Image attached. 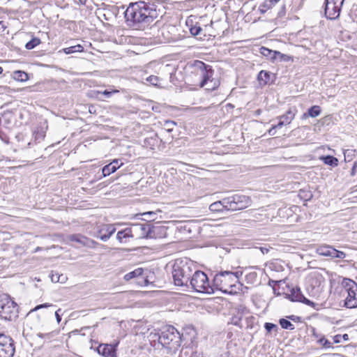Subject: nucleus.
<instances>
[{
	"label": "nucleus",
	"mask_w": 357,
	"mask_h": 357,
	"mask_svg": "<svg viewBox=\"0 0 357 357\" xmlns=\"http://www.w3.org/2000/svg\"><path fill=\"white\" fill-rule=\"evenodd\" d=\"M162 15V11L158 6L142 1L130 3L124 13L128 25L135 29L148 26Z\"/></svg>",
	"instance_id": "f257e3e1"
},
{
	"label": "nucleus",
	"mask_w": 357,
	"mask_h": 357,
	"mask_svg": "<svg viewBox=\"0 0 357 357\" xmlns=\"http://www.w3.org/2000/svg\"><path fill=\"white\" fill-rule=\"evenodd\" d=\"M195 268L194 262L188 258L176 259L172 268L175 285L189 288V282Z\"/></svg>",
	"instance_id": "f03ea898"
},
{
	"label": "nucleus",
	"mask_w": 357,
	"mask_h": 357,
	"mask_svg": "<svg viewBox=\"0 0 357 357\" xmlns=\"http://www.w3.org/2000/svg\"><path fill=\"white\" fill-rule=\"evenodd\" d=\"M193 73L199 79V86L206 90L213 91L220 86V81L213 77L214 70L212 66L199 60H195L192 64Z\"/></svg>",
	"instance_id": "7ed1b4c3"
},
{
	"label": "nucleus",
	"mask_w": 357,
	"mask_h": 357,
	"mask_svg": "<svg viewBox=\"0 0 357 357\" xmlns=\"http://www.w3.org/2000/svg\"><path fill=\"white\" fill-rule=\"evenodd\" d=\"M242 272L221 271L213 277V286L215 289L220 290L226 294H235L238 288L236 283L242 275Z\"/></svg>",
	"instance_id": "20e7f679"
},
{
	"label": "nucleus",
	"mask_w": 357,
	"mask_h": 357,
	"mask_svg": "<svg viewBox=\"0 0 357 357\" xmlns=\"http://www.w3.org/2000/svg\"><path fill=\"white\" fill-rule=\"evenodd\" d=\"M158 342L169 353H175L181 346V337L180 333L172 326H167L162 328L159 335Z\"/></svg>",
	"instance_id": "39448f33"
},
{
	"label": "nucleus",
	"mask_w": 357,
	"mask_h": 357,
	"mask_svg": "<svg viewBox=\"0 0 357 357\" xmlns=\"http://www.w3.org/2000/svg\"><path fill=\"white\" fill-rule=\"evenodd\" d=\"M199 293L213 294V283H210L208 276L201 271L195 269L189 282V287Z\"/></svg>",
	"instance_id": "423d86ee"
},
{
	"label": "nucleus",
	"mask_w": 357,
	"mask_h": 357,
	"mask_svg": "<svg viewBox=\"0 0 357 357\" xmlns=\"http://www.w3.org/2000/svg\"><path fill=\"white\" fill-rule=\"evenodd\" d=\"M0 317L8 321L18 317V306L7 294H0Z\"/></svg>",
	"instance_id": "0eeeda50"
},
{
	"label": "nucleus",
	"mask_w": 357,
	"mask_h": 357,
	"mask_svg": "<svg viewBox=\"0 0 357 357\" xmlns=\"http://www.w3.org/2000/svg\"><path fill=\"white\" fill-rule=\"evenodd\" d=\"M223 204H226V210L238 211L247 208L250 204V199L243 195H234L225 198Z\"/></svg>",
	"instance_id": "6e6552de"
},
{
	"label": "nucleus",
	"mask_w": 357,
	"mask_h": 357,
	"mask_svg": "<svg viewBox=\"0 0 357 357\" xmlns=\"http://www.w3.org/2000/svg\"><path fill=\"white\" fill-rule=\"evenodd\" d=\"M342 284L347 293L345 306L348 308L357 307V283L352 280L344 278Z\"/></svg>",
	"instance_id": "1a4fd4ad"
},
{
	"label": "nucleus",
	"mask_w": 357,
	"mask_h": 357,
	"mask_svg": "<svg viewBox=\"0 0 357 357\" xmlns=\"http://www.w3.org/2000/svg\"><path fill=\"white\" fill-rule=\"evenodd\" d=\"M344 0H325V16L331 20L339 17Z\"/></svg>",
	"instance_id": "9d476101"
},
{
	"label": "nucleus",
	"mask_w": 357,
	"mask_h": 357,
	"mask_svg": "<svg viewBox=\"0 0 357 357\" xmlns=\"http://www.w3.org/2000/svg\"><path fill=\"white\" fill-rule=\"evenodd\" d=\"M15 354V346L12 338L0 333V357H13Z\"/></svg>",
	"instance_id": "9b49d317"
},
{
	"label": "nucleus",
	"mask_w": 357,
	"mask_h": 357,
	"mask_svg": "<svg viewBox=\"0 0 357 357\" xmlns=\"http://www.w3.org/2000/svg\"><path fill=\"white\" fill-rule=\"evenodd\" d=\"M316 252L321 256L331 259H344L346 257V254L344 252L337 250L333 246L326 244L319 245L316 249Z\"/></svg>",
	"instance_id": "f8f14e48"
},
{
	"label": "nucleus",
	"mask_w": 357,
	"mask_h": 357,
	"mask_svg": "<svg viewBox=\"0 0 357 357\" xmlns=\"http://www.w3.org/2000/svg\"><path fill=\"white\" fill-rule=\"evenodd\" d=\"M288 296L291 301L303 303L308 306L315 307L316 304L314 302L306 298L303 295L300 288L298 287L292 288L290 291V294H288Z\"/></svg>",
	"instance_id": "ddd939ff"
},
{
	"label": "nucleus",
	"mask_w": 357,
	"mask_h": 357,
	"mask_svg": "<svg viewBox=\"0 0 357 357\" xmlns=\"http://www.w3.org/2000/svg\"><path fill=\"white\" fill-rule=\"evenodd\" d=\"M115 231L116 228L114 225L111 224L104 225L98 229L95 236L102 241H107Z\"/></svg>",
	"instance_id": "4468645a"
},
{
	"label": "nucleus",
	"mask_w": 357,
	"mask_h": 357,
	"mask_svg": "<svg viewBox=\"0 0 357 357\" xmlns=\"http://www.w3.org/2000/svg\"><path fill=\"white\" fill-rule=\"evenodd\" d=\"M147 233L149 238H162L167 235V228L163 225H151V228L149 229Z\"/></svg>",
	"instance_id": "2eb2a0df"
},
{
	"label": "nucleus",
	"mask_w": 357,
	"mask_h": 357,
	"mask_svg": "<svg viewBox=\"0 0 357 357\" xmlns=\"http://www.w3.org/2000/svg\"><path fill=\"white\" fill-rule=\"evenodd\" d=\"M119 342L114 344H100L98 347V354L102 355L105 357H116V347Z\"/></svg>",
	"instance_id": "dca6fc26"
},
{
	"label": "nucleus",
	"mask_w": 357,
	"mask_h": 357,
	"mask_svg": "<svg viewBox=\"0 0 357 357\" xmlns=\"http://www.w3.org/2000/svg\"><path fill=\"white\" fill-rule=\"evenodd\" d=\"M69 239L71 241H75L82 246H86L88 248H94L98 244V243L93 240L81 234L70 235Z\"/></svg>",
	"instance_id": "f3484780"
},
{
	"label": "nucleus",
	"mask_w": 357,
	"mask_h": 357,
	"mask_svg": "<svg viewBox=\"0 0 357 357\" xmlns=\"http://www.w3.org/2000/svg\"><path fill=\"white\" fill-rule=\"evenodd\" d=\"M296 109L289 108L287 112L278 117L279 122L277 123V127H282L289 125L294 119L296 114Z\"/></svg>",
	"instance_id": "a211bd4d"
},
{
	"label": "nucleus",
	"mask_w": 357,
	"mask_h": 357,
	"mask_svg": "<svg viewBox=\"0 0 357 357\" xmlns=\"http://www.w3.org/2000/svg\"><path fill=\"white\" fill-rule=\"evenodd\" d=\"M134 237L132 228L127 227L124 229L119 231L116 234V239L121 244H125L129 241L130 238Z\"/></svg>",
	"instance_id": "6ab92c4d"
},
{
	"label": "nucleus",
	"mask_w": 357,
	"mask_h": 357,
	"mask_svg": "<svg viewBox=\"0 0 357 357\" xmlns=\"http://www.w3.org/2000/svg\"><path fill=\"white\" fill-rule=\"evenodd\" d=\"M272 77H274V75L271 74L270 72L261 70L258 74L257 79L261 85L264 86L273 81L271 79Z\"/></svg>",
	"instance_id": "aec40b11"
},
{
	"label": "nucleus",
	"mask_w": 357,
	"mask_h": 357,
	"mask_svg": "<svg viewBox=\"0 0 357 357\" xmlns=\"http://www.w3.org/2000/svg\"><path fill=\"white\" fill-rule=\"evenodd\" d=\"M135 230L139 232L141 238H149L147 233H149V229L151 228V225L149 223L145 224H136L133 225Z\"/></svg>",
	"instance_id": "412c9836"
},
{
	"label": "nucleus",
	"mask_w": 357,
	"mask_h": 357,
	"mask_svg": "<svg viewBox=\"0 0 357 357\" xmlns=\"http://www.w3.org/2000/svg\"><path fill=\"white\" fill-rule=\"evenodd\" d=\"M280 0H265L259 7L260 13L264 14L267 10L273 8Z\"/></svg>",
	"instance_id": "4be33fe9"
},
{
	"label": "nucleus",
	"mask_w": 357,
	"mask_h": 357,
	"mask_svg": "<svg viewBox=\"0 0 357 357\" xmlns=\"http://www.w3.org/2000/svg\"><path fill=\"white\" fill-rule=\"evenodd\" d=\"M259 52L265 57L270 59L272 61L277 59V51L270 50L265 47H261Z\"/></svg>",
	"instance_id": "5701e85b"
},
{
	"label": "nucleus",
	"mask_w": 357,
	"mask_h": 357,
	"mask_svg": "<svg viewBox=\"0 0 357 357\" xmlns=\"http://www.w3.org/2000/svg\"><path fill=\"white\" fill-rule=\"evenodd\" d=\"M319 160L323 161L324 164L331 167H337L338 165L337 158L330 155L320 156Z\"/></svg>",
	"instance_id": "b1692460"
},
{
	"label": "nucleus",
	"mask_w": 357,
	"mask_h": 357,
	"mask_svg": "<svg viewBox=\"0 0 357 357\" xmlns=\"http://www.w3.org/2000/svg\"><path fill=\"white\" fill-rule=\"evenodd\" d=\"M225 201V198L222 199L215 202L213 204H211L209 206V209L211 211H215V212H220L222 211L224 209L226 210V204H223V202Z\"/></svg>",
	"instance_id": "393cba45"
},
{
	"label": "nucleus",
	"mask_w": 357,
	"mask_h": 357,
	"mask_svg": "<svg viewBox=\"0 0 357 357\" xmlns=\"http://www.w3.org/2000/svg\"><path fill=\"white\" fill-rule=\"evenodd\" d=\"M143 272H144L143 268H137L135 269L134 271L126 273L124 275L123 278L125 280L129 281L131 279H133V278H137V277L142 275L143 274Z\"/></svg>",
	"instance_id": "a878e982"
},
{
	"label": "nucleus",
	"mask_w": 357,
	"mask_h": 357,
	"mask_svg": "<svg viewBox=\"0 0 357 357\" xmlns=\"http://www.w3.org/2000/svg\"><path fill=\"white\" fill-rule=\"evenodd\" d=\"M321 114V108L318 105H314L311 107L307 113L303 114V117L306 118L307 116H310L312 118L318 116Z\"/></svg>",
	"instance_id": "bb28decb"
},
{
	"label": "nucleus",
	"mask_w": 357,
	"mask_h": 357,
	"mask_svg": "<svg viewBox=\"0 0 357 357\" xmlns=\"http://www.w3.org/2000/svg\"><path fill=\"white\" fill-rule=\"evenodd\" d=\"M118 169V166H115L112 165L111 162L105 166H104L102 169V176L105 177L107 176L110 175L111 174L115 172Z\"/></svg>",
	"instance_id": "cd10ccee"
},
{
	"label": "nucleus",
	"mask_w": 357,
	"mask_h": 357,
	"mask_svg": "<svg viewBox=\"0 0 357 357\" xmlns=\"http://www.w3.org/2000/svg\"><path fill=\"white\" fill-rule=\"evenodd\" d=\"M13 78L20 82H25L29 79V75L24 71L16 70L13 72Z\"/></svg>",
	"instance_id": "c85d7f7f"
},
{
	"label": "nucleus",
	"mask_w": 357,
	"mask_h": 357,
	"mask_svg": "<svg viewBox=\"0 0 357 357\" xmlns=\"http://www.w3.org/2000/svg\"><path fill=\"white\" fill-rule=\"evenodd\" d=\"M83 51L84 47L81 45H73L63 49V52L66 54H70L75 52H82Z\"/></svg>",
	"instance_id": "c756f323"
},
{
	"label": "nucleus",
	"mask_w": 357,
	"mask_h": 357,
	"mask_svg": "<svg viewBox=\"0 0 357 357\" xmlns=\"http://www.w3.org/2000/svg\"><path fill=\"white\" fill-rule=\"evenodd\" d=\"M279 322L281 327L284 329L293 331L295 328L294 325L286 319H280Z\"/></svg>",
	"instance_id": "7c9ffc66"
},
{
	"label": "nucleus",
	"mask_w": 357,
	"mask_h": 357,
	"mask_svg": "<svg viewBox=\"0 0 357 357\" xmlns=\"http://www.w3.org/2000/svg\"><path fill=\"white\" fill-rule=\"evenodd\" d=\"M245 280L248 284H255L257 280V273L255 271L248 273L245 275Z\"/></svg>",
	"instance_id": "2f4dec72"
},
{
	"label": "nucleus",
	"mask_w": 357,
	"mask_h": 357,
	"mask_svg": "<svg viewBox=\"0 0 357 357\" xmlns=\"http://www.w3.org/2000/svg\"><path fill=\"white\" fill-rule=\"evenodd\" d=\"M40 43V40L38 38H33L30 41L26 43L25 47L26 50H32Z\"/></svg>",
	"instance_id": "473e14b6"
},
{
	"label": "nucleus",
	"mask_w": 357,
	"mask_h": 357,
	"mask_svg": "<svg viewBox=\"0 0 357 357\" xmlns=\"http://www.w3.org/2000/svg\"><path fill=\"white\" fill-rule=\"evenodd\" d=\"M146 82L155 86H160V79L155 75H151L146 79Z\"/></svg>",
	"instance_id": "72a5a7b5"
},
{
	"label": "nucleus",
	"mask_w": 357,
	"mask_h": 357,
	"mask_svg": "<svg viewBox=\"0 0 357 357\" xmlns=\"http://www.w3.org/2000/svg\"><path fill=\"white\" fill-rule=\"evenodd\" d=\"M190 31L192 36H196L201 34V33L202 32V29L199 25L196 24L195 25L191 26V27L190 28Z\"/></svg>",
	"instance_id": "f704fd0d"
},
{
	"label": "nucleus",
	"mask_w": 357,
	"mask_h": 357,
	"mask_svg": "<svg viewBox=\"0 0 357 357\" xmlns=\"http://www.w3.org/2000/svg\"><path fill=\"white\" fill-rule=\"evenodd\" d=\"M317 342L319 344H321L324 348H332L333 347L332 343L330 341H328L327 339H326L324 335H322L321 337H320L318 339Z\"/></svg>",
	"instance_id": "c9c22d12"
},
{
	"label": "nucleus",
	"mask_w": 357,
	"mask_h": 357,
	"mask_svg": "<svg viewBox=\"0 0 357 357\" xmlns=\"http://www.w3.org/2000/svg\"><path fill=\"white\" fill-rule=\"evenodd\" d=\"M53 306L54 305L52 303H48L40 304V305H38L33 309L31 310L28 314H31L33 312L38 311V310H39L40 309L48 308V307H53Z\"/></svg>",
	"instance_id": "e433bc0d"
},
{
	"label": "nucleus",
	"mask_w": 357,
	"mask_h": 357,
	"mask_svg": "<svg viewBox=\"0 0 357 357\" xmlns=\"http://www.w3.org/2000/svg\"><path fill=\"white\" fill-rule=\"evenodd\" d=\"M277 53H278L277 54V59L279 58L280 61H289L290 60H292L291 56L287 54H282L278 51H277Z\"/></svg>",
	"instance_id": "4c0bfd02"
},
{
	"label": "nucleus",
	"mask_w": 357,
	"mask_h": 357,
	"mask_svg": "<svg viewBox=\"0 0 357 357\" xmlns=\"http://www.w3.org/2000/svg\"><path fill=\"white\" fill-rule=\"evenodd\" d=\"M98 93H101V94H103L104 96H105L107 98H109L111 97V96L112 94H114V93H119V91L118 90H116V89H114V90H105L102 92L100 91H98Z\"/></svg>",
	"instance_id": "58836bf2"
},
{
	"label": "nucleus",
	"mask_w": 357,
	"mask_h": 357,
	"mask_svg": "<svg viewBox=\"0 0 357 357\" xmlns=\"http://www.w3.org/2000/svg\"><path fill=\"white\" fill-rule=\"evenodd\" d=\"M264 328H265V329L266 330L267 332L270 333L273 329L276 330L278 328V326L276 324H272V323H266L264 324Z\"/></svg>",
	"instance_id": "ea45409f"
},
{
	"label": "nucleus",
	"mask_w": 357,
	"mask_h": 357,
	"mask_svg": "<svg viewBox=\"0 0 357 357\" xmlns=\"http://www.w3.org/2000/svg\"><path fill=\"white\" fill-rule=\"evenodd\" d=\"M112 165H114L115 166H118V169L120 168L123 165V162L119 159H114L111 162Z\"/></svg>",
	"instance_id": "a19ab883"
},
{
	"label": "nucleus",
	"mask_w": 357,
	"mask_h": 357,
	"mask_svg": "<svg viewBox=\"0 0 357 357\" xmlns=\"http://www.w3.org/2000/svg\"><path fill=\"white\" fill-rule=\"evenodd\" d=\"M155 215V213L153 212V211H148V212H145V213L142 214V215L148 216L149 218H151L152 220L155 219V218H153V216Z\"/></svg>",
	"instance_id": "79ce46f5"
},
{
	"label": "nucleus",
	"mask_w": 357,
	"mask_h": 357,
	"mask_svg": "<svg viewBox=\"0 0 357 357\" xmlns=\"http://www.w3.org/2000/svg\"><path fill=\"white\" fill-rule=\"evenodd\" d=\"M165 125L168 127V130H171L172 129V126L176 125V123L172 121H167Z\"/></svg>",
	"instance_id": "37998d69"
},
{
	"label": "nucleus",
	"mask_w": 357,
	"mask_h": 357,
	"mask_svg": "<svg viewBox=\"0 0 357 357\" xmlns=\"http://www.w3.org/2000/svg\"><path fill=\"white\" fill-rule=\"evenodd\" d=\"M281 127H277V124L276 125H274V126H272V127L271 128V129L268 130V133L270 135H274L275 134V130L276 128H280Z\"/></svg>",
	"instance_id": "c03bdc74"
},
{
	"label": "nucleus",
	"mask_w": 357,
	"mask_h": 357,
	"mask_svg": "<svg viewBox=\"0 0 357 357\" xmlns=\"http://www.w3.org/2000/svg\"><path fill=\"white\" fill-rule=\"evenodd\" d=\"M60 311H61V309H58V310H56V311H55V312H54L57 323H60V321H61V316L59 315V312H60Z\"/></svg>",
	"instance_id": "a18cd8bd"
},
{
	"label": "nucleus",
	"mask_w": 357,
	"mask_h": 357,
	"mask_svg": "<svg viewBox=\"0 0 357 357\" xmlns=\"http://www.w3.org/2000/svg\"><path fill=\"white\" fill-rule=\"evenodd\" d=\"M37 336L40 337V338H45V337L50 338V336H51V334L50 333H39L37 334Z\"/></svg>",
	"instance_id": "49530a36"
},
{
	"label": "nucleus",
	"mask_w": 357,
	"mask_h": 357,
	"mask_svg": "<svg viewBox=\"0 0 357 357\" xmlns=\"http://www.w3.org/2000/svg\"><path fill=\"white\" fill-rule=\"evenodd\" d=\"M342 335H335L333 337L334 342L337 344L341 342Z\"/></svg>",
	"instance_id": "de8ad7c7"
},
{
	"label": "nucleus",
	"mask_w": 357,
	"mask_h": 357,
	"mask_svg": "<svg viewBox=\"0 0 357 357\" xmlns=\"http://www.w3.org/2000/svg\"><path fill=\"white\" fill-rule=\"evenodd\" d=\"M312 335L315 338H319L320 337H321L319 334L317 333L316 329L314 328L312 329Z\"/></svg>",
	"instance_id": "09e8293b"
},
{
	"label": "nucleus",
	"mask_w": 357,
	"mask_h": 357,
	"mask_svg": "<svg viewBox=\"0 0 357 357\" xmlns=\"http://www.w3.org/2000/svg\"><path fill=\"white\" fill-rule=\"evenodd\" d=\"M6 29V26L4 23V22L3 21H0V31H4L5 29Z\"/></svg>",
	"instance_id": "8fccbe9b"
},
{
	"label": "nucleus",
	"mask_w": 357,
	"mask_h": 357,
	"mask_svg": "<svg viewBox=\"0 0 357 357\" xmlns=\"http://www.w3.org/2000/svg\"><path fill=\"white\" fill-rule=\"evenodd\" d=\"M169 29H174V26H170V25H167V26H166L162 27V34H164V31H166V30H169Z\"/></svg>",
	"instance_id": "3c124183"
},
{
	"label": "nucleus",
	"mask_w": 357,
	"mask_h": 357,
	"mask_svg": "<svg viewBox=\"0 0 357 357\" xmlns=\"http://www.w3.org/2000/svg\"><path fill=\"white\" fill-rule=\"evenodd\" d=\"M59 280V278L57 276V275H56V277H54V275H53L52 276V281H56L58 282Z\"/></svg>",
	"instance_id": "603ef678"
},
{
	"label": "nucleus",
	"mask_w": 357,
	"mask_h": 357,
	"mask_svg": "<svg viewBox=\"0 0 357 357\" xmlns=\"http://www.w3.org/2000/svg\"><path fill=\"white\" fill-rule=\"evenodd\" d=\"M59 280V278L57 276V275H56V277H54V275H53L52 276V281H56L58 282Z\"/></svg>",
	"instance_id": "864d4df0"
},
{
	"label": "nucleus",
	"mask_w": 357,
	"mask_h": 357,
	"mask_svg": "<svg viewBox=\"0 0 357 357\" xmlns=\"http://www.w3.org/2000/svg\"><path fill=\"white\" fill-rule=\"evenodd\" d=\"M342 337L344 340H349V336L347 334H344L342 336Z\"/></svg>",
	"instance_id": "5fc2aeb1"
},
{
	"label": "nucleus",
	"mask_w": 357,
	"mask_h": 357,
	"mask_svg": "<svg viewBox=\"0 0 357 357\" xmlns=\"http://www.w3.org/2000/svg\"><path fill=\"white\" fill-rule=\"evenodd\" d=\"M40 250H42V248H40V247H37V248L35 249L34 252H39V251H40Z\"/></svg>",
	"instance_id": "6e6d98bb"
},
{
	"label": "nucleus",
	"mask_w": 357,
	"mask_h": 357,
	"mask_svg": "<svg viewBox=\"0 0 357 357\" xmlns=\"http://www.w3.org/2000/svg\"><path fill=\"white\" fill-rule=\"evenodd\" d=\"M82 4H84L86 0H79Z\"/></svg>",
	"instance_id": "4d7b16f0"
},
{
	"label": "nucleus",
	"mask_w": 357,
	"mask_h": 357,
	"mask_svg": "<svg viewBox=\"0 0 357 357\" xmlns=\"http://www.w3.org/2000/svg\"><path fill=\"white\" fill-rule=\"evenodd\" d=\"M356 167H357V160L354 164V169H355Z\"/></svg>",
	"instance_id": "13d9d810"
},
{
	"label": "nucleus",
	"mask_w": 357,
	"mask_h": 357,
	"mask_svg": "<svg viewBox=\"0 0 357 357\" xmlns=\"http://www.w3.org/2000/svg\"><path fill=\"white\" fill-rule=\"evenodd\" d=\"M3 68L0 66V75L3 73Z\"/></svg>",
	"instance_id": "bf43d9fd"
},
{
	"label": "nucleus",
	"mask_w": 357,
	"mask_h": 357,
	"mask_svg": "<svg viewBox=\"0 0 357 357\" xmlns=\"http://www.w3.org/2000/svg\"><path fill=\"white\" fill-rule=\"evenodd\" d=\"M351 175H354V168L352 169Z\"/></svg>",
	"instance_id": "052dcab7"
}]
</instances>
